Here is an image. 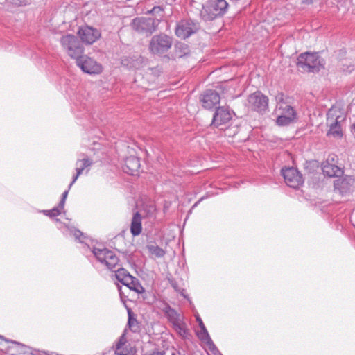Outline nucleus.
I'll list each match as a JSON object with an SVG mask.
<instances>
[{
    "label": "nucleus",
    "mask_w": 355,
    "mask_h": 355,
    "mask_svg": "<svg viewBox=\"0 0 355 355\" xmlns=\"http://www.w3.org/2000/svg\"><path fill=\"white\" fill-rule=\"evenodd\" d=\"M149 355H165V352L164 351H153L151 354H150Z\"/></svg>",
    "instance_id": "a19ab883"
},
{
    "label": "nucleus",
    "mask_w": 355,
    "mask_h": 355,
    "mask_svg": "<svg viewBox=\"0 0 355 355\" xmlns=\"http://www.w3.org/2000/svg\"><path fill=\"white\" fill-rule=\"evenodd\" d=\"M160 20L150 17H137L131 23L132 29L139 33L152 34L158 27Z\"/></svg>",
    "instance_id": "0eeeda50"
},
{
    "label": "nucleus",
    "mask_w": 355,
    "mask_h": 355,
    "mask_svg": "<svg viewBox=\"0 0 355 355\" xmlns=\"http://www.w3.org/2000/svg\"><path fill=\"white\" fill-rule=\"evenodd\" d=\"M127 287L137 293H142L145 291L144 287L136 277L130 282V284H128Z\"/></svg>",
    "instance_id": "bb28decb"
},
{
    "label": "nucleus",
    "mask_w": 355,
    "mask_h": 355,
    "mask_svg": "<svg viewBox=\"0 0 355 355\" xmlns=\"http://www.w3.org/2000/svg\"><path fill=\"white\" fill-rule=\"evenodd\" d=\"M146 248L151 255L157 258L163 257L165 255V251L157 245L148 244Z\"/></svg>",
    "instance_id": "393cba45"
},
{
    "label": "nucleus",
    "mask_w": 355,
    "mask_h": 355,
    "mask_svg": "<svg viewBox=\"0 0 355 355\" xmlns=\"http://www.w3.org/2000/svg\"><path fill=\"white\" fill-rule=\"evenodd\" d=\"M248 106L259 113H265L268 109V98L261 92H256L248 98Z\"/></svg>",
    "instance_id": "6e6552de"
},
{
    "label": "nucleus",
    "mask_w": 355,
    "mask_h": 355,
    "mask_svg": "<svg viewBox=\"0 0 355 355\" xmlns=\"http://www.w3.org/2000/svg\"><path fill=\"white\" fill-rule=\"evenodd\" d=\"M73 236H75V238L76 239H78L80 242H83V241L80 239V238L82 236H83V232H81L80 230H75L73 231Z\"/></svg>",
    "instance_id": "4c0bfd02"
},
{
    "label": "nucleus",
    "mask_w": 355,
    "mask_h": 355,
    "mask_svg": "<svg viewBox=\"0 0 355 355\" xmlns=\"http://www.w3.org/2000/svg\"><path fill=\"white\" fill-rule=\"evenodd\" d=\"M196 320L198 322V324H199V327H200V329L205 327L202 320H201V318L198 315L196 317Z\"/></svg>",
    "instance_id": "ea45409f"
},
{
    "label": "nucleus",
    "mask_w": 355,
    "mask_h": 355,
    "mask_svg": "<svg viewBox=\"0 0 355 355\" xmlns=\"http://www.w3.org/2000/svg\"><path fill=\"white\" fill-rule=\"evenodd\" d=\"M115 354L116 355H132V352H127L123 347H116Z\"/></svg>",
    "instance_id": "473e14b6"
},
{
    "label": "nucleus",
    "mask_w": 355,
    "mask_h": 355,
    "mask_svg": "<svg viewBox=\"0 0 355 355\" xmlns=\"http://www.w3.org/2000/svg\"><path fill=\"white\" fill-rule=\"evenodd\" d=\"M173 45V38L164 33H159L152 37L149 45V51L157 55L166 53Z\"/></svg>",
    "instance_id": "39448f33"
},
{
    "label": "nucleus",
    "mask_w": 355,
    "mask_h": 355,
    "mask_svg": "<svg viewBox=\"0 0 355 355\" xmlns=\"http://www.w3.org/2000/svg\"><path fill=\"white\" fill-rule=\"evenodd\" d=\"M92 164V160L87 157L83 158L82 159H78L76 163V170L79 171V169H81V173H82L85 168L89 167Z\"/></svg>",
    "instance_id": "cd10ccee"
},
{
    "label": "nucleus",
    "mask_w": 355,
    "mask_h": 355,
    "mask_svg": "<svg viewBox=\"0 0 355 355\" xmlns=\"http://www.w3.org/2000/svg\"><path fill=\"white\" fill-rule=\"evenodd\" d=\"M0 338L5 340L8 343H12L14 345H15L17 346V352L22 353V354H25V353L27 352L26 349H28V347L26 346L25 345H24V344L15 341V340H11L6 339L3 336H0Z\"/></svg>",
    "instance_id": "c85d7f7f"
},
{
    "label": "nucleus",
    "mask_w": 355,
    "mask_h": 355,
    "mask_svg": "<svg viewBox=\"0 0 355 355\" xmlns=\"http://www.w3.org/2000/svg\"><path fill=\"white\" fill-rule=\"evenodd\" d=\"M60 43L63 49L71 58L78 60L84 52V46L78 37L67 34L60 39Z\"/></svg>",
    "instance_id": "7ed1b4c3"
},
{
    "label": "nucleus",
    "mask_w": 355,
    "mask_h": 355,
    "mask_svg": "<svg viewBox=\"0 0 355 355\" xmlns=\"http://www.w3.org/2000/svg\"><path fill=\"white\" fill-rule=\"evenodd\" d=\"M171 355H176V354L173 352V353H172Z\"/></svg>",
    "instance_id": "49530a36"
},
{
    "label": "nucleus",
    "mask_w": 355,
    "mask_h": 355,
    "mask_svg": "<svg viewBox=\"0 0 355 355\" xmlns=\"http://www.w3.org/2000/svg\"><path fill=\"white\" fill-rule=\"evenodd\" d=\"M327 158H330V163L335 164L336 156L335 155H329Z\"/></svg>",
    "instance_id": "79ce46f5"
},
{
    "label": "nucleus",
    "mask_w": 355,
    "mask_h": 355,
    "mask_svg": "<svg viewBox=\"0 0 355 355\" xmlns=\"http://www.w3.org/2000/svg\"><path fill=\"white\" fill-rule=\"evenodd\" d=\"M149 13L153 14V15L158 16L162 17L163 16L164 8L162 6H154L150 10L148 11Z\"/></svg>",
    "instance_id": "2f4dec72"
},
{
    "label": "nucleus",
    "mask_w": 355,
    "mask_h": 355,
    "mask_svg": "<svg viewBox=\"0 0 355 355\" xmlns=\"http://www.w3.org/2000/svg\"><path fill=\"white\" fill-rule=\"evenodd\" d=\"M125 343V339L124 338V336H121L119 340L118 341L116 344V347H122Z\"/></svg>",
    "instance_id": "58836bf2"
},
{
    "label": "nucleus",
    "mask_w": 355,
    "mask_h": 355,
    "mask_svg": "<svg viewBox=\"0 0 355 355\" xmlns=\"http://www.w3.org/2000/svg\"><path fill=\"white\" fill-rule=\"evenodd\" d=\"M228 8L229 4L226 0L208 1L200 10V17L205 21H211L223 17Z\"/></svg>",
    "instance_id": "f257e3e1"
},
{
    "label": "nucleus",
    "mask_w": 355,
    "mask_h": 355,
    "mask_svg": "<svg viewBox=\"0 0 355 355\" xmlns=\"http://www.w3.org/2000/svg\"><path fill=\"white\" fill-rule=\"evenodd\" d=\"M355 180L349 175H345L341 178H338L334 181V191L341 195L346 194L352 190Z\"/></svg>",
    "instance_id": "2eb2a0df"
},
{
    "label": "nucleus",
    "mask_w": 355,
    "mask_h": 355,
    "mask_svg": "<svg viewBox=\"0 0 355 355\" xmlns=\"http://www.w3.org/2000/svg\"><path fill=\"white\" fill-rule=\"evenodd\" d=\"M275 112L277 115L276 124L279 126L288 125L297 119V112L295 109L285 102H278Z\"/></svg>",
    "instance_id": "20e7f679"
},
{
    "label": "nucleus",
    "mask_w": 355,
    "mask_h": 355,
    "mask_svg": "<svg viewBox=\"0 0 355 355\" xmlns=\"http://www.w3.org/2000/svg\"><path fill=\"white\" fill-rule=\"evenodd\" d=\"M139 168V159L135 156H130L125 159L123 170L125 173L131 175H135L137 174Z\"/></svg>",
    "instance_id": "f3484780"
},
{
    "label": "nucleus",
    "mask_w": 355,
    "mask_h": 355,
    "mask_svg": "<svg viewBox=\"0 0 355 355\" xmlns=\"http://www.w3.org/2000/svg\"><path fill=\"white\" fill-rule=\"evenodd\" d=\"M233 112L224 106L218 107L213 115L211 125L214 128L223 129V125H227L232 118Z\"/></svg>",
    "instance_id": "1a4fd4ad"
},
{
    "label": "nucleus",
    "mask_w": 355,
    "mask_h": 355,
    "mask_svg": "<svg viewBox=\"0 0 355 355\" xmlns=\"http://www.w3.org/2000/svg\"><path fill=\"white\" fill-rule=\"evenodd\" d=\"M78 35L81 39V42L87 44H93L101 36V33L97 29L88 26L80 27L78 31Z\"/></svg>",
    "instance_id": "4468645a"
},
{
    "label": "nucleus",
    "mask_w": 355,
    "mask_h": 355,
    "mask_svg": "<svg viewBox=\"0 0 355 355\" xmlns=\"http://www.w3.org/2000/svg\"><path fill=\"white\" fill-rule=\"evenodd\" d=\"M352 129L355 132V123L352 125Z\"/></svg>",
    "instance_id": "a18cd8bd"
},
{
    "label": "nucleus",
    "mask_w": 355,
    "mask_h": 355,
    "mask_svg": "<svg viewBox=\"0 0 355 355\" xmlns=\"http://www.w3.org/2000/svg\"><path fill=\"white\" fill-rule=\"evenodd\" d=\"M142 230L141 226V216L137 211L133 214L131 225H130V232L135 236L140 234Z\"/></svg>",
    "instance_id": "412c9836"
},
{
    "label": "nucleus",
    "mask_w": 355,
    "mask_h": 355,
    "mask_svg": "<svg viewBox=\"0 0 355 355\" xmlns=\"http://www.w3.org/2000/svg\"><path fill=\"white\" fill-rule=\"evenodd\" d=\"M282 175L284 177L286 184L293 189L299 188L304 183L302 175L297 169L293 167L282 168Z\"/></svg>",
    "instance_id": "9d476101"
},
{
    "label": "nucleus",
    "mask_w": 355,
    "mask_h": 355,
    "mask_svg": "<svg viewBox=\"0 0 355 355\" xmlns=\"http://www.w3.org/2000/svg\"><path fill=\"white\" fill-rule=\"evenodd\" d=\"M92 252L96 259L108 270H113L119 263V259L116 254L107 248H98L94 247Z\"/></svg>",
    "instance_id": "423d86ee"
},
{
    "label": "nucleus",
    "mask_w": 355,
    "mask_h": 355,
    "mask_svg": "<svg viewBox=\"0 0 355 355\" xmlns=\"http://www.w3.org/2000/svg\"><path fill=\"white\" fill-rule=\"evenodd\" d=\"M135 279V277L132 276L130 274L128 275L126 278L123 279L121 283L124 286H127L128 284H130V282Z\"/></svg>",
    "instance_id": "c9c22d12"
},
{
    "label": "nucleus",
    "mask_w": 355,
    "mask_h": 355,
    "mask_svg": "<svg viewBox=\"0 0 355 355\" xmlns=\"http://www.w3.org/2000/svg\"><path fill=\"white\" fill-rule=\"evenodd\" d=\"M220 96L219 94L212 89L205 91L200 96V102L202 106L207 110H211L219 104Z\"/></svg>",
    "instance_id": "ddd939ff"
},
{
    "label": "nucleus",
    "mask_w": 355,
    "mask_h": 355,
    "mask_svg": "<svg viewBox=\"0 0 355 355\" xmlns=\"http://www.w3.org/2000/svg\"><path fill=\"white\" fill-rule=\"evenodd\" d=\"M166 317L172 324L178 322L182 320V315L178 313L173 308L166 304L162 309Z\"/></svg>",
    "instance_id": "aec40b11"
},
{
    "label": "nucleus",
    "mask_w": 355,
    "mask_h": 355,
    "mask_svg": "<svg viewBox=\"0 0 355 355\" xmlns=\"http://www.w3.org/2000/svg\"><path fill=\"white\" fill-rule=\"evenodd\" d=\"M76 62L83 72L89 74H98L103 69L101 64L86 55H82Z\"/></svg>",
    "instance_id": "9b49d317"
},
{
    "label": "nucleus",
    "mask_w": 355,
    "mask_h": 355,
    "mask_svg": "<svg viewBox=\"0 0 355 355\" xmlns=\"http://www.w3.org/2000/svg\"><path fill=\"white\" fill-rule=\"evenodd\" d=\"M69 189L68 190L65 191L62 195V198L59 202V207H60V209H64V204H65V200H66V198L67 197V195H68V193H69Z\"/></svg>",
    "instance_id": "f704fd0d"
},
{
    "label": "nucleus",
    "mask_w": 355,
    "mask_h": 355,
    "mask_svg": "<svg viewBox=\"0 0 355 355\" xmlns=\"http://www.w3.org/2000/svg\"><path fill=\"white\" fill-rule=\"evenodd\" d=\"M143 58L140 55L123 56L121 59V64L128 69H139L141 66Z\"/></svg>",
    "instance_id": "6ab92c4d"
},
{
    "label": "nucleus",
    "mask_w": 355,
    "mask_h": 355,
    "mask_svg": "<svg viewBox=\"0 0 355 355\" xmlns=\"http://www.w3.org/2000/svg\"><path fill=\"white\" fill-rule=\"evenodd\" d=\"M76 174L73 176V180L69 186V189H70V188L75 183V182L77 180L78 177L82 174L81 169H79V171H78V170H76Z\"/></svg>",
    "instance_id": "e433bc0d"
},
{
    "label": "nucleus",
    "mask_w": 355,
    "mask_h": 355,
    "mask_svg": "<svg viewBox=\"0 0 355 355\" xmlns=\"http://www.w3.org/2000/svg\"><path fill=\"white\" fill-rule=\"evenodd\" d=\"M61 209H60L58 205V207H53L51 210H44V213L45 215L49 217H55L59 216L61 214Z\"/></svg>",
    "instance_id": "7c9ffc66"
},
{
    "label": "nucleus",
    "mask_w": 355,
    "mask_h": 355,
    "mask_svg": "<svg viewBox=\"0 0 355 355\" xmlns=\"http://www.w3.org/2000/svg\"><path fill=\"white\" fill-rule=\"evenodd\" d=\"M297 60V67L307 72L318 73L324 65V60L318 53H301Z\"/></svg>",
    "instance_id": "f03ea898"
},
{
    "label": "nucleus",
    "mask_w": 355,
    "mask_h": 355,
    "mask_svg": "<svg viewBox=\"0 0 355 355\" xmlns=\"http://www.w3.org/2000/svg\"><path fill=\"white\" fill-rule=\"evenodd\" d=\"M118 288H119V293H120V295H121V297H122L123 296V292L121 291V286H118Z\"/></svg>",
    "instance_id": "c03bdc74"
},
{
    "label": "nucleus",
    "mask_w": 355,
    "mask_h": 355,
    "mask_svg": "<svg viewBox=\"0 0 355 355\" xmlns=\"http://www.w3.org/2000/svg\"><path fill=\"white\" fill-rule=\"evenodd\" d=\"M125 307L128 315V325L129 329L134 333L139 332L140 324L137 320V315L132 312L130 308L128 307L127 306H125Z\"/></svg>",
    "instance_id": "4be33fe9"
},
{
    "label": "nucleus",
    "mask_w": 355,
    "mask_h": 355,
    "mask_svg": "<svg viewBox=\"0 0 355 355\" xmlns=\"http://www.w3.org/2000/svg\"><path fill=\"white\" fill-rule=\"evenodd\" d=\"M197 335L200 340L207 344H211L214 348L216 347L208 334L206 327L201 328L200 330L197 333Z\"/></svg>",
    "instance_id": "a878e982"
},
{
    "label": "nucleus",
    "mask_w": 355,
    "mask_h": 355,
    "mask_svg": "<svg viewBox=\"0 0 355 355\" xmlns=\"http://www.w3.org/2000/svg\"><path fill=\"white\" fill-rule=\"evenodd\" d=\"M12 4L17 6H21L23 5H26L30 0H8Z\"/></svg>",
    "instance_id": "72a5a7b5"
},
{
    "label": "nucleus",
    "mask_w": 355,
    "mask_h": 355,
    "mask_svg": "<svg viewBox=\"0 0 355 355\" xmlns=\"http://www.w3.org/2000/svg\"><path fill=\"white\" fill-rule=\"evenodd\" d=\"M171 286L177 291V284L175 282H172Z\"/></svg>",
    "instance_id": "37998d69"
},
{
    "label": "nucleus",
    "mask_w": 355,
    "mask_h": 355,
    "mask_svg": "<svg viewBox=\"0 0 355 355\" xmlns=\"http://www.w3.org/2000/svg\"><path fill=\"white\" fill-rule=\"evenodd\" d=\"M130 275V272L123 268H119L115 270L116 279L121 282L126 277Z\"/></svg>",
    "instance_id": "c756f323"
},
{
    "label": "nucleus",
    "mask_w": 355,
    "mask_h": 355,
    "mask_svg": "<svg viewBox=\"0 0 355 355\" xmlns=\"http://www.w3.org/2000/svg\"><path fill=\"white\" fill-rule=\"evenodd\" d=\"M199 29V25L191 20H182L178 23L175 34L178 37L186 39Z\"/></svg>",
    "instance_id": "f8f14e48"
},
{
    "label": "nucleus",
    "mask_w": 355,
    "mask_h": 355,
    "mask_svg": "<svg viewBox=\"0 0 355 355\" xmlns=\"http://www.w3.org/2000/svg\"><path fill=\"white\" fill-rule=\"evenodd\" d=\"M175 331L183 338H187L189 335V329L186 323L182 320L173 324Z\"/></svg>",
    "instance_id": "b1692460"
},
{
    "label": "nucleus",
    "mask_w": 355,
    "mask_h": 355,
    "mask_svg": "<svg viewBox=\"0 0 355 355\" xmlns=\"http://www.w3.org/2000/svg\"><path fill=\"white\" fill-rule=\"evenodd\" d=\"M331 112L329 111L327 114V123H329V130L327 132V135L333 136L334 137L340 138L343 136L342 128L340 125V121L339 119L340 116H336L335 121H334V116H330Z\"/></svg>",
    "instance_id": "dca6fc26"
},
{
    "label": "nucleus",
    "mask_w": 355,
    "mask_h": 355,
    "mask_svg": "<svg viewBox=\"0 0 355 355\" xmlns=\"http://www.w3.org/2000/svg\"><path fill=\"white\" fill-rule=\"evenodd\" d=\"M323 173L330 178L339 177L343 173V171L337 165L330 163V158H327V161L322 164Z\"/></svg>",
    "instance_id": "a211bd4d"
},
{
    "label": "nucleus",
    "mask_w": 355,
    "mask_h": 355,
    "mask_svg": "<svg viewBox=\"0 0 355 355\" xmlns=\"http://www.w3.org/2000/svg\"><path fill=\"white\" fill-rule=\"evenodd\" d=\"M190 53V49L188 44L184 42H178L175 45L174 56L178 58H183Z\"/></svg>",
    "instance_id": "5701e85b"
}]
</instances>
